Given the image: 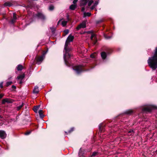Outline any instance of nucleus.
<instances>
[{
  "label": "nucleus",
  "instance_id": "a18cd8bd",
  "mask_svg": "<svg viewBox=\"0 0 157 157\" xmlns=\"http://www.w3.org/2000/svg\"><path fill=\"white\" fill-rule=\"evenodd\" d=\"M95 7L96 6L94 5L90 7V9L91 10H93Z\"/></svg>",
  "mask_w": 157,
  "mask_h": 157
},
{
  "label": "nucleus",
  "instance_id": "7ed1b4c3",
  "mask_svg": "<svg viewBox=\"0 0 157 157\" xmlns=\"http://www.w3.org/2000/svg\"><path fill=\"white\" fill-rule=\"evenodd\" d=\"M149 65L152 69H155L157 68V47L154 56L151 58H149L147 61Z\"/></svg>",
  "mask_w": 157,
  "mask_h": 157
},
{
  "label": "nucleus",
  "instance_id": "ea45409f",
  "mask_svg": "<svg viewBox=\"0 0 157 157\" xmlns=\"http://www.w3.org/2000/svg\"><path fill=\"white\" fill-rule=\"evenodd\" d=\"M6 102V98L3 99L2 100V104H4Z\"/></svg>",
  "mask_w": 157,
  "mask_h": 157
},
{
  "label": "nucleus",
  "instance_id": "603ef678",
  "mask_svg": "<svg viewBox=\"0 0 157 157\" xmlns=\"http://www.w3.org/2000/svg\"><path fill=\"white\" fill-rule=\"evenodd\" d=\"M12 89H15L16 88V87L14 85H12Z\"/></svg>",
  "mask_w": 157,
  "mask_h": 157
},
{
  "label": "nucleus",
  "instance_id": "37998d69",
  "mask_svg": "<svg viewBox=\"0 0 157 157\" xmlns=\"http://www.w3.org/2000/svg\"><path fill=\"white\" fill-rule=\"evenodd\" d=\"M31 131H29L27 132H26L25 133V134L26 135H29L31 133Z\"/></svg>",
  "mask_w": 157,
  "mask_h": 157
},
{
  "label": "nucleus",
  "instance_id": "49530a36",
  "mask_svg": "<svg viewBox=\"0 0 157 157\" xmlns=\"http://www.w3.org/2000/svg\"><path fill=\"white\" fill-rule=\"evenodd\" d=\"M78 0H74L73 2V3L74 4H76V2H78Z\"/></svg>",
  "mask_w": 157,
  "mask_h": 157
},
{
  "label": "nucleus",
  "instance_id": "20e7f679",
  "mask_svg": "<svg viewBox=\"0 0 157 157\" xmlns=\"http://www.w3.org/2000/svg\"><path fill=\"white\" fill-rule=\"evenodd\" d=\"M153 109H157V106L154 105H149L143 108L142 111L143 112H150Z\"/></svg>",
  "mask_w": 157,
  "mask_h": 157
},
{
  "label": "nucleus",
  "instance_id": "393cba45",
  "mask_svg": "<svg viewBox=\"0 0 157 157\" xmlns=\"http://www.w3.org/2000/svg\"><path fill=\"white\" fill-rule=\"evenodd\" d=\"M25 105L24 103H22V104L21 105H20L17 107V110H20L22 107L23 106V105Z\"/></svg>",
  "mask_w": 157,
  "mask_h": 157
},
{
  "label": "nucleus",
  "instance_id": "9b49d317",
  "mask_svg": "<svg viewBox=\"0 0 157 157\" xmlns=\"http://www.w3.org/2000/svg\"><path fill=\"white\" fill-rule=\"evenodd\" d=\"M133 113V111L131 109H129L126 110L125 111L123 114L127 115H131Z\"/></svg>",
  "mask_w": 157,
  "mask_h": 157
},
{
  "label": "nucleus",
  "instance_id": "9d476101",
  "mask_svg": "<svg viewBox=\"0 0 157 157\" xmlns=\"http://www.w3.org/2000/svg\"><path fill=\"white\" fill-rule=\"evenodd\" d=\"M105 124L103 123H101L98 125L99 131L101 132L104 131L105 127Z\"/></svg>",
  "mask_w": 157,
  "mask_h": 157
},
{
  "label": "nucleus",
  "instance_id": "bf43d9fd",
  "mask_svg": "<svg viewBox=\"0 0 157 157\" xmlns=\"http://www.w3.org/2000/svg\"><path fill=\"white\" fill-rule=\"evenodd\" d=\"M11 78V77H9V78H8V79L9 80H10V79Z\"/></svg>",
  "mask_w": 157,
  "mask_h": 157
},
{
  "label": "nucleus",
  "instance_id": "2f4dec72",
  "mask_svg": "<svg viewBox=\"0 0 157 157\" xmlns=\"http://www.w3.org/2000/svg\"><path fill=\"white\" fill-rule=\"evenodd\" d=\"M12 83L13 82L12 81L7 82L6 83V86L7 87L9 85H11Z\"/></svg>",
  "mask_w": 157,
  "mask_h": 157
},
{
  "label": "nucleus",
  "instance_id": "2eb2a0df",
  "mask_svg": "<svg viewBox=\"0 0 157 157\" xmlns=\"http://www.w3.org/2000/svg\"><path fill=\"white\" fill-rule=\"evenodd\" d=\"M77 4H72L70 6L69 9L72 10H74L77 8Z\"/></svg>",
  "mask_w": 157,
  "mask_h": 157
},
{
  "label": "nucleus",
  "instance_id": "f8f14e48",
  "mask_svg": "<svg viewBox=\"0 0 157 157\" xmlns=\"http://www.w3.org/2000/svg\"><path fill=\"white\" fill-rule=\"evenodd\" d=\"M88 0H81L80 3V6H86L88 1Z\"/></svg>",
  "mask_w": 157,
  "mask_h": 157
},
{
  "label": "nucleus",
  "instance_id": "5701e85b",
  "mask_svg": "<svg viewBox=\"0 0 157 157\" xmlns=\"http://www.w3.org/2000/svg\"><path fill=\"white\" fill-rule=\"evenodd\" d=\"M6 103H12L13 102V100L12 99L6 98Z\"/></svg>",
  "mask_w": 157,
  "mask_h": 157
},
{
  "label": "nucleus",
  "instance_id": "dca6fc26",
  "mask_svg": "<svg viewBox=\"0 0 157 157\" xmlns=\"http://www.w3.org/2000/svg\"><path fill=\"white\" fill-rule=\"evenodd\" d=\"M39 92V90L38 86H36L34 87L33 90V93L34 94H38Z\"/></svg>",
  "mask_w": 157,
  "mask_h": 157
},
{
  "label": "nucleus",
  "instance_id": "6e6552de",
  "mask_svg": "<svg viewBox=\"0 0 157 157\" xmlns=\"http://www.w3.org/2000/svg\"><path fill=\"white\" fill-rule=\"evenodd\" d=\"M7 134L4 131L2 130H0V138L3 139L6 138Z\"/></svg>",
  "mask_w": 157,
  "mask_h": 157
},
{
  "label": "nucleus",
  "instance_id": "de8ad7c7",
  "mask_svg": "<svg viewBox=\"0 0 157 157\" xmlns=\"http://www.w3.org/2000/svg\"><path fill=\"white\" fill-rule=\"evenodd\" d=\"M3 82H1L0 83V88H3Z\"/></svg>",
  "mask_w": 157,
  "mask_h": 157
},
{
  "label": "nucleus",
  "instance_id": "6e6d98bb",
  "mask_svg": "<svg viewBox=\"0 0 157 157\" xmlns=\"http://www.w3.org/2000/svg\"><path fill=\"white\" fill-rule=\"evenodd\" d=\"M40 105H38L36 106V107H37L38 109H39L40 107Z\"/></svg>",
  "mask_w": 157,
  "mask_h": 157
},
{
  "label": "nucleus",
  "instance_id": "f704fd0d",
  "mask_svg": "<svg viewBox=\"0 0 157 157\" xmlns=\"http://www.w3.org/2000/svg\"><path fill=\"white\" fill-rule=\"evenodd\" d=\"M13 19H14L15 20H16L17 19V17H16V14L15 13H13Z\"/></svg>",
  "mask_w": 157,
  "mask_h": 157
},
{
  "label": "nucleus",
  "instance_id": "c85d7f7f",
  "mask_svg": "<svg viewBox=\"0 0 157 157\" xmlns=\"http://www.w3.org/2000/svg\"><path fill=\"white\" fill-rule=\"evenodd\" d=\"M50 29L51 30L52 33L53 34L54 33L56 30V29L54 27H51Z\"/></svg>",
  "mask_w": 157,
  "mask_h": 157
},
{
  "label": "nucleus",
  "instance_id": "5fc2aeb1",
  "mask_svg": "<svg viewBox=\"0 0 157 157\" xmlns=\"http://www.w3.org/2000/svg\"><path fill=\"white\" fill-rule=\"evenodd\" d=\"M27 8H32V6H31V5H27Z\"/></svg>",
  "mask_w": 157,
  "mask_h": 157
},
{
  "label": "nucleus",
  "instance_id": "f03ea898",
  "mask_svg": "<svg viewBox=\"0 0 157 157\" xmlns=\"http://www.w3.org/2000/svg\"><path fill=\"white\" fill-rule=\"evenodd\" d=\"M93 68V67L90 65H78L74 66L73 67V69L77 74H79L82 72L88 71L90 69Z\"/></svg>",
  "mask_w": 157,
  "mask_h": 157
},
{
  "label": "nucleus",
  "instance_id": "aec40b11",
  "mask_svg": "<svg viewBox=\"0 0 157 157\" xmlns=\"http://www.w3.org/2000/svg\"><path fill=\"white\" fill-rule=\"evenodd\" d=\"M74 130V127H72L69 130L68 132H65V133L66 135H67L68 133L70 134L73 132Z\"/></svg>",
  "mask_w": 157,
  "mask_h": 157
},
{
  "label": "nucleus",
  "instance_id": "4d7b16f0",
  "mask_svg": "<svg viewBox=\"0 0 157 157\" xmlns=\"http://www.w3.org/2000/svg\"><path fill=\"white\" fill-rule=\"evenodd\" d=\"M22 82L21 80V81L20 82H19V84H22Z\"/></svg>",
  "mask_w": 157,
  "mask_h": 157
},
{
  "label": "nucleus",
  "instance_id": "0eeeda50",
  "mask_svg": "<svg viewBox=\"0 0 157 157\" xmlns=\"http://www.w3.org/2000/svg\"><path fill=\"white\" fill-rule=\"evenodd\" d=\"M86 22L85 21H83L82 23L80 24L78 26L76 27V29L77 30H78L81 28H86Z\"/></svg>",
  "mask_w": 157,
  "mask_h": 157
},
{
  "label": "nucleus",
  "instance_id": "423d86ee",
  "mask_svg": "<svg viewBox=\"0 0 157 157\" xmlns=\"http://www.w3.org/2000/svg\"><path fill=\"white\" fill-rule=\"evenodd\" d=\"M44 59V57L41 56L38 57L36 56L35 58V60L36 61V63L38 64H40Z\"/></svg>",
  "mask_w": 157,
  "mask_h": 157
},
{
  "label": "nucleus",
  "instance_id": "412c9836",
  "mask_svg": "<svg viewBox=\"0 0 157 157\" xmlns=\"http://www.w3.org/2000/svg\"><path fill=\"white\" fill-rule=\"evenodd\" d=\"M23 66L21 64H19V65H18V66L17 67V71H18L22 70V69H23Z\"/></svg>",
  "mask_w": 157,
  "mask_h": 157
},
{
  "label": "nucleus",
  "instance_id": "864d4df0",
  "mask_svg": "<svg viewBox=\"0 0 157 157\" xmlns=\"http://www.w3.org/2000/svg\"><path fill=\"white\" fill-rule=\"evenodd\" d=\"M85 8L84 7H82V9H81V11H82V12H83L85 11Z\"/></svg>",
  "mask_w": 157,
  "mask_h": 157
},
{
  "label": "nucleus",
  "instance_id": "39448f33",
  "mask_svg": "<svg viewBox=\"0 0 157 157\" xmlns=\"http://www.w3.org/2000/svg\"><path fill=\"white\" fill-rule=\"evenodd\" d=\"M35 15L38 18L41 19L43 21L45 20L46 19L45 15L41 13L38 12Z\"/></svg>",
  "mask_w": 157,
  "mask_h": 157
},
{
  "label": "nucleus",
  "instance_id": "4468645a",
  "mask_svg": "<svg viewBox=\"0 0 157 157\" xmlns=\"http://www.w3.org/2000/svg\"><path fill=\"white\" fill-rule=\"evenodd\" d=\"M107 54L105 52H102L101 53V56L103 59H105L107 57Z\"/></svg>",
  "mask_w": 157,
  "mask_h": 157
},
{
  "label": "nucleus",
  "instance_id": "680f3d73",
  "mask_svg": "<svg viewBox=\"0 0 157 157\" xmlns=\"http://www.w3.org/2000/svg\"><path fill=\"white\" fill-rule=\"evenodd\" d=\"M1 110V108H0V110Z\"/></svg>",
  "mask_w": 157,
  "mask_h": 157
},
{
  "label": "nucleus",
  "instance_id": "3c124183",
  "mask_svg": "<svg viewBox=\"0 0 157 157\" xmlns=\"http://www.w3.org/2000/svg\"><path fill=\"white\" fill-rule=\"evenodd\" d=\"M90 57L92 58H95V56L93 54H91L90 56Z\"/></svg>",
  "mask_w": 157,
  "mask_h": 157
},
{
  "label": "nucleus",
  "instance_id": "a878e982",
  "mask_svg": "<svg viewBox=\"0 0 157 157\" xmlns=\"http://www.w3.org/2000/svg\"><path fill=\"white\" fill-rule=\"evenodd\" d=\"M70 42H69V41H66V42H65V45H64V49H66V48H67V47H68V44H69V43H70Z\"/></svg>",
  "mask_w": 157,
  "mask_h": 157
},
{
  "label": "nucleus",
  "instance_id": "f3484780",
  "mask_svg": "<svg viewBox=\"0 0 157 157\" xmlns=\"http://www.w3.org/2000/svg\"><path fill=\"white\" fill-rule=\"evenodd\" d=\"M105 51L107 55H110L112 52V50L111 49L109 48H106L105 50Z\"/></svg>",
  "mask_w": 157,
  "mask_h": 157
},
{
  "label": "nucleus",
  "instance_id": "4be33fe9",
  "mask_svg": "<svg viewBox=\"0 0 157 157\" xmlns=\"http://www.w3.org/2000/svg\"><path fill=\"white\" fill-rule=\"evenodd\" d=\"M25 75H20L18 76L17 77V79L20 80H22L24 78Z\"/></svg>",
  "mask_w": 157,
  "mask_h": 157
},
{
  "label": "nucleus",
  "instance_id": "473e14b6",
  "mask_svg": "<svg viewBox=\"0 0 157 157\" xmlns=\"http://www.w3.org/2000/svg\"><path fill=\"white\" fill-rule=\"evenodd\" d=\"M38 108L37 107H36V106H34L33 107V110L34 112L36 113H37V111H38Z\"/></svg>",
  "mask_w": 157,
  "mask_h": 157
},
{
  "label": "nucleus",
  "instance_id": "79ce46f5",
  "mask_svg": "<svg viewBox=\"0 0 157 157\" xmlns=\"http://www.w3.org/2000/svg\"><path fill=\"white\" fill-rule=\"evenodd\" d=\"M92 40L93 41V43L94 45L97 42V40L96 39H94Z\"/></svg>",
  "mask_w": 157,
  "mask_h": 157
},
{
  "label": "nucleus",
  "instance_id": "bb28decb",
  "mask_svg": "<svg viewBox=\"0 0 157 157\" xmlns=\"http://www.w3.org/2000/svg\"><path fill=\"white\" fill-rule=\"evenodd\" d=\"M85 17L88 16L90 17L91 15V13H85L84 14Z\"/></svg>",
  "mask_w": 157,
  "mask_h": 157
},
{
  "label": "nucleus",
  "instance_id": "09e8293b",
  "mask_svg": "<svg viewBox=\"0 0 157 157\" xmlns=\"http://www.w3.org/2000/svg\"><path fill=\"white\" fill-rule=\"evenodd\" d=\"M67 20L68 21H70L71 20V18H70L69 17V15H67Z\"/></svg>",
  "mask_w": 157,
  "mask_h": 157
},
{
  "label": "nucleus",
  "instance_id": "c9c22d12",
  "mask_svg": "<svg viewBox=\"0 0 157 157\" xmlns=\"http://www.w3.org/2000/svg\"><path fill=\"white\" fill-rule=\"evenodd\" d=\"M16 20L14 19H11L10 21V22L11 24H13L16 22Z\"/></svg>",
  "mask_w": 157,
  "mask_h": 157
},
{
  "label": "nucleus",
  "instance_id": "13d9d810",
  "mask_svg": "<svg viewBox=\"0 0 157 157\" xmlns=\"http://www.w3.org/2000/svg\"><path fill=\"white\" fill-rule=\"evenodd\" d=\"M0 118H2V117L1 115H0Z\"/></svg>",
  "mask_w": 157,
  "mask_h": 157
},
{
  "label": "nucleus",
  "instance_id": "cd10ccee",
  "mask_svg": "<svg viewBox=\"0 0 157 157\" xmlns=\"http://www.w3.org/2000/svg\"><path fill=\"white\" fill-rule=\"evenodd\" d=\"M47 51H43L42 54V55L41 56H42L43 57H44V59L45 58V55L47 53Z\"/></svg>",
  "mask_w": 157,
  "mask_h": 157
},
{
  "label": "nucleus",
  "instance_id": "1a4fd4ad",
  "mask_svg": "<svg viewBox=\"0 0 157 157\" xmlns=\"http://www.w3.org/2000/svg\"><path fill=\"white\" fill-rule=\"evenodd\" d=\"M86 151L84 150V149L81 148L80 149L79 153L78 155L79 156H81L82 157H85L86 154Z\"/></svg>",
  "mask_w": 157,
  "mask_h": 157
},
{
  "label": "nucleus",
  "instance_id": "72a5a7b5",
  "mask_svg": "<svg viewBox=\"0 0 157 157\" xmlns=\"http://www.w3.org/2000/svg\"><path fill=\"white\" fill-rule=\"evenodd\" d=\"M94 2V1L92 0H91L89 1V2H88V6H90L92 3H93Z\"/></svg>",
  "mask_w": 157,
  "mask_h": 157
},
{
  "label": "nucleus",
  "instance_id": "f257e3e1",
  "mask_svg": "<svg viewBox=\"0 0 157 157\" xmlns=\"http://www.w3.org/2000/svg\"><path fill=\"white\" fill-rule=\"evenodd\" d=\"M71 48L67 47L66 49H64L63 51V59L65 64L67 67H70L71 66L70 60L72 55L71 53Z\"/></svg>",
  "mask_w": 157,
  "mask_h": 157
},
{
  "label": "nucleus",
  "instance_id": "8fccbe9b",
  "mask_svg": "<svg viewBox=\"0 0 157 157\" xmlns=\"http://www.w3.org/2000/svg\"><path fill=\"white\" fill-rule=\"evenodd\" d=\"M98 1H96L94 4L96 7L97 6L98 4Z\"/></svg>",
  "mask_w": 157,
  "mask_h": 157
},
{
  "label": "nucleus",
  "instance_id": "a19ab883",
  "mask_svg": "<svg viewBox=\"0 0 157 157\" xmlns=\"http://www.w3.org/2000/svg\"><path fill=\"white\" fill-rule=\"evenodd\" d=\"M69 32V31L68 29H66L64 31V33L65 34V35L67 34Z\"/></svg>",
  "mask_w": 157,
  "mask_h": 157
},
{
  "label": "nucleus",
  "instance_id": "b1692460",
  "mask_svg": "<svg viewBox=\"0 0 157 157\" xmlns=\"http://www.w3.org/2000/svg\"><path fill=\"white\" fill-rule=\"evenodd\" d=\"M104 21V19H101L99 20H97L96 21V24H98L100 23H102Z\"/></svg>",
  "mask_w": 157,
  "mask_h": 157
},
{
  "label": "nucleus",
  "instance_id": "ddd939ff",
  "mask_svg": "<svg viewBox=\"0 0 157 157\" xmlns=\"http://www.w3.org/2000/svg\"><path fill=\"white\" fill-rule=\"evenodd\" d=\"M74 39V36H72L71 34H70L69 35L68 37L67 38L66 41H68L69 42H72Z\"/></svg>",
  "mask_w": 157,
  "mask_h": 157
},
{
  "label": "nucleus",
  "instance_id": "c756f323",
  "mask_svg": "<svg viewBox=\"0 0 157 157\" xmlns=\"http://www.w3.org/2000/svg\"><path fill=\"white\" fill-rule=\"evenodd\" d=\"M67 21H63L62 22V24L63 26H65L67 25Z\"/></svg>",
  "mask_w": 157,
  "mask_h": 157
},
{
  "label": "nucleus",
  "instance_id": "7c9ffc66",
  "mask_svg": "<svg viewBox=\"0 0 157 157\" xmlns=\"http://www.w3.org/2000/svg\"><path fill=\"white\" fill-rule=\"evenodd\" d=\"M90 33H92L91 36L90 37V39L91 40H93V37L95 36V34L93 33L92 32H90Z\"/></svg>",
  "mask_w": 157,
  "mask_h": 157
},
{
  "label": "nucleus",
  "instance_id": "c03bdc74",
  "mask_svg": "<svg viewBox=\"0 0 157 157\" xmlns=\"http://www.w3.org/2000/svg\"><path fill=\"white\" fill-rule=\"evenodd\" d=\"M4 96V94H0V99L2 98Z\"/></svg>",
  "mask_w": 157,
  "mask_h": 157
},
{
  "label": "nucleus",
  "instance_id": "58836bf2",
  "mask_svg": "<svg viewBox=\"0 0 157 157\" xmlns=\"http://www.w3.org/2000/svg\"><path fill=\"white\" fill-rule=\"evenodd\" d=\"M104 36L105 39H109L111 38L110 36H108L106 34H104Z\"/></svg>",
  "mask_w": 157,
  "mask_h": 157
},
{
  "label": "nucleus",
  "instance_id": "a211bd4d",
  "mask_svg": "<svg viewBox=\"0 0 157 157\" xmlns=\"http://www.w3.org/2000/svg\"><path fill=\"white\" fill-rule=\"evenodd\" d=\"M38 113L41 119H43L44 117V115L43 114V110H40L38 111Z\"/></svg>",
  "mask_w": 157,
  "mask_h": 157
},
{
  "label": "nucleus",
  "instance_id": "e433bc0d",
  "mask_svg": "<svg viewBox=\"0 0 157 157\" xmlns=\"http://www.w3.org/2000/svg\"><path fill=\"white\" fill-rule=\"evenodd\" d=\"M54 7L53 6L51 5L49 7V10H53L54 9Z\"/></svg>",
  "mask_w": 157,
  "mask_h": 157
},
{
  "label": "nucleus",
  "instance_id": "6ab92c4d",
  "mask_svg": "<svg viewBox=\"0 0 157 157\" xmlns=\"http://www.w3.org/2000/svg\"><path fill=\"white\" fill-rule=\"evenodd\" d=\"M12 5V4L10 2H6L4 3L3 6H11Z\"/></svg>",
  "mask_w": 157,
  "mask_h": 157
},
{
  "label": "nucleus",
  "instance_id": "4c0bfd02",
  "mask_svg": "<svg viewBox=\"0 0 157 157\" xmlns=\"http://www.w3.org/2000/svg\"><path fill=\"white\" fill-rule=\"evenodd\" d=\"M128 133H133V134L132 135V134H131V136H133L134 134V130L132 129H130L128 131Z\"/></svg>",
  "mask_w": 157,
  "mask_h": 157
},
{
  "label": "nucleus",
  "instance_id": "052dcab7",
  "mask_svg": "<svg viewBox=\"0 0 157 157\" xmlns=\"http://www.w3.org/2000/svg\"><path fill=\"white\" fill-rule=\"evenodd\" d=\"M60 21L59 20V21L58 22V25L59 24V22Z\"/></svg>",
  "mask_w": 157,
  "mask_h": 157
}]
</instances>
